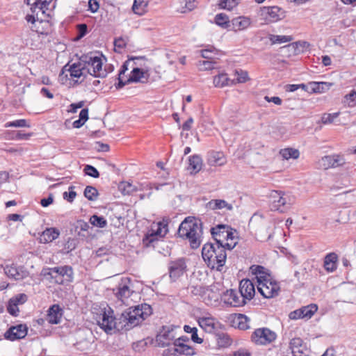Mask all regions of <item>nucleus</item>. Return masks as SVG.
<instances>
[{"label": "nucleus", "instance_id": "603ef678", "mask_svg": "<svg viewBox=\"0 0 356 356\" xmlns=\"http://www.w3.org/2000/svg\"><path fill=\"white\" fill-rule=\"evenodd\" d=\"M216 64V62L208 60L200 61L199 66L200 67L201 70H210L215 67Z\"/></svg>", "mask_w": 356, "mask_h": 356}, {"label": "nucleus", "instance_id": "9b49d317", "mask_svg": "<svg viewBox=\"0 0 356 356\" xmlns=\"http://www.w3.org/2000/svg\"><path fill=\"white\" fill-rule=\"evenodd\" d=\"M225 304L232 307H241L246 304L239 291L229 289L220 295Z\"/></svg>", "mask_w": 356, "mask_h": 356}, {"label": "nucleus", "instance_id": "4468645a", "mask_svg": "<svg viewBox=\"0 0 356 356\" xmlns=\"http://www.w3.org/2000/svg\"><path fill=\"white\" fill-rule=\"evenodd\" d=\"M28 333V327L26 324H19L11 326L3 334L7 340L15 341L25 338Z\"/></svg>", "mask_w": 356, "mask_h": 356}, {"label": "nucleus", "instance_id": "aec40b11", "mask_svg": "<svg viewBox=\"0 0 356 356\" xmlns=\"http://www.w3.org/2000/svg\"><path fill=\"white\" fill-rule=\"evenodd\" d=\"M175 341V334L173 329L170 327H163L161 332L157 335L156 341L161 347H165L170 345L171 341Z\"/></svg>", "mask_w": 356, "mask_h": 356}, {"label": "nucleus", "instance_id": "864d4df0", "mask_svg": "<svg viewBox=\"0 0 356 356\" xmlns=\"http://www.w3.org/2000/svg\"><path fill=\"white\" fill-rule=\"evenodd\" d=\"M7 310H8V313L13 316H17L19 314V312L16 303L11 302L10 299L9 300V302H8Z\"/></svg>", "mask_w": 356, "mask_h": 356}, {"label": "nucleus", "instance_id": "ea45409f", "mask_svg": "<svg viewBox=\"0 0 356 356\" xmlns=\"http://www.w3.org/2000/svg\"><path fill=\"white\" fill-rule=\"evenodd\" d=\"M90 222L94 226L99 228H104L107 225L106 220L103 216L93 215L90 218Z\"/></svg>", "mask_w": 356, "mask_h": 356}, {"label": "nucleus", "instance_id": "a19ab883", "mask_svg": "<svg viewBox=\"0 0 356 356\" xmlns=\"http://www.w3.org/2000/svg\"><path fill=\"white\" fill-rule=\"evenodd\" d=\"M147 5V2L144 0H134L132 6V10L134 13L141 15L144 13V8Z\"/></svg>", "mask_w": 356, "mask_h": 356}, {"label": "nucleus", "instance_id": "a211bd4d", "mask_svg": "<svg viewBox=\"0 0 356 356\" xmlns=\"http://www.w3.org/2000/svg\"><path fill=\"white\" fill-rule=\"evenodd\" d=\"M229 230V225L219 224L216 227H211L210 231L212 237L216 241L217 245H223L226 238V234Z\"/></svg>", "mask_w": 356, "mask_h": 356}, {"label": "nucleus", "instance_id": "cd10ccee", "mask_svg": "<svg viewBox=\"0 0 356 356\" xmlns=\"http://www.w3.org/2000/svg\"><path fill=\"white\" fill-rule=\"evenodd\" d=\"M208 163L212 166H222L226 163V159L222 152H212L208 158Z\"/></svg>", "mask_w": 356, "mask_h": 356}, {"label": "nucleus", "instance_id": "4d7b16f0", "mask_svg": "<svg viewBox=\"0 0 356 356\" xmlns=\"http://www.w3.org/2000/svg\"><path fill=\"white\" fill-rule=\"evenodd\" d=\"M345 97L349 106H353L356 104V91L353 90L346 95Z\"/></svg>", "mask_w": 356, "mask_h": 356}, {"label": "nucleus", "instance_id": "0e129e2a", "mask_svg": "<svg viewBox=\"0 0 356 356\" xmlns=\"http://www.w3.org/2000/svg\"><path fill=\"white\" fill-rule=\"evenodd\" d=\"M177 350V347H172L163 351V356H180Z\"/></svg>", "mask_w": 356, "mask_h": 356}, {"label": "nucleus", "instance_id": "20e7f679", "mask_svg": "<svg viewBox=\"0 0 356 356\" xmlns=\"http://www.w3.org/2000/svg\"><path fill=\"white\" fill-rule=\"evenodd\" d=\"M42 275L47 279L54 280L57 284H62L64 277L67 281L72 280L73 269L70 266L48 268L42 270Z\"/></svg>", "mask_w": 356, "mask_h": 356}, {"label": "nucleus", "instance_id": "f3484780", "mask_svg": "<svg viewBox=\"0 0 356 356\" xmlns=\"http://www.w3.org/2000/svg\"><path fill=\"white\" fill-rule=\"evenodd\" d=\"M289 347L293 356H308L309 355V350L302 339L299 337L292 339L289 343Z\"/></svg>", "mask_w": 356, "mask_h": 356}, {"label": "nucleus", "instance_id": "393cba45", "mask_svg": "<svg viewBox=\"0 0 356 356\" xmlns=\"http://www.w3.org/2000/svg\"><path fill=\"white\" fill-rule=\"evenodd\" d=\"M338 256L334 252L327 254L324 258V268L327 272H333L337 268Z\"/></svg>", "mask_w": 356, "mask_h": 356}, {"label": "nucleus", "instance_id": "7c9ffc66", "mask_svg": "<svg viewBox=\"0 0 356 356\" xmlns=\"http://www.w3.org/2000/svg\"><path fill=\"white\" fill-rule=\"evenodd\" d=\"M177 352H178L179 355L184 356H197V353L195 348L193 346H188L185 343H178L177 344Z\"/></svg>", "mask_w": 356, "mask_h": 356}, {"label": "nucleus", "instance_id": "0eeeda50", "mask_svg": "<svg viewBox=\"0 0 356 356\" xmlns=\"http://www.w3.org/2000/svg\"><path fill=\"white\" fill-rule=\"evenodd\" d=\"M275 332L267 327L256 329L251 336L252 341L257 345H268L276 339Z\"/></svg>", "mask_w": 356, "mask_h": 356}, {"label": "nucleus", "instance_id": "de8ad7c7", "mask_svg": "<svg viewBox=\"0 0 356 356\" xmlns=\"http://www.w3.org/2000/svg\"><path fill=\"white\" fill-rule=\"evenodd\" d=\"M83 171L85 174L93 178H98L99 177V172L98 170L91 165H86L84 167Z\"/></svg>", "mask_w": 356, "mask_h": 356}, {"label": "nucleus", "instance_id": "c85d7f7f", "mask_svg": "<svg viewBox=\"0 0 356 356\" xmlns=\"http://www.w3.org/2000/svg\"><path fill=\"white\" fill-rule=\"evenodd\" d=\"M232 28L235 31L245 29L250 24V20L245 17H238L232 19Z\"/></svg>", "mask_w": 356, "mask_h": 356}, {"label": "nucleus", "instance_id": "49530a36", "mask_svg": "<svg viewBox=\"0 0 356 356\" xmlns=\"http://www.w3.org/2000/svg\"><path fill=\"white\" fill-rule=\"evenodd\" d=\"M238 321V327L240 330H245L249 327V325L248 324V318L247 316L244 314H239L237 317Z\"/></svg>", "mask_w": 356, "mask_h": 356}, {"label": "nucleus", "instance_id": "f704fd0d", "mask_svg": "<svg viewBox=\"0 0 356 356\" xmlns=\"http://www.w3.org/2000/svg\"><path fill=\"white\" fill-rule=\"evenodd\" d=\"M300 309L302 318L309 319L317 312L318 307L315 304H310Z\"/></svg>", "mask_w": 356, "mask_h": 356}, {"label": "nucleus", "instance_id": "c03bdc74", "mask_svg": "<svg viewBox=\"0 0 356 356\" xmlns=\"http://www.w3.org/2000/svg\"><path fill=\"white\" fill-rule=\"evenodd\" d=\"M188 289L191 291V293L195 296H202L209 291L208 288L202 285H191Z\"/></svg>", "mask_w": 356, "mask_h": 356}, {"label": "nucleus", "instance_id": "c756f323", "mask_svg": "<svg viewBox=\"0 0 356 356\" xmlns=\"http://www.w3.org/2000/svg\"><path fill=\"white\" fill-rule=\"evenodd\" d=\"M333 85L328 82H309L311 92L314 93H322L328 90Z\"/></svg>", "mask_w": 356, "mask_h": 356}, {"label": "nucleus", "instance_id": "338daca9", "mask_svg": "<svg viewBox=\"0 0 356 356\" xmlns=\"http://www.w3.org/2000/svg\"><path fill=\"white\" fill-rule=\"evenodd\" d=\"M84 106V102L83 101H81L78 103H76V104H70V112L72 113H76L77 111V109L78 108H82L83 106Z\"/></svg>", "mask_w": 356, "mask_h": 356}, {"label": "nucleus", "instance_id": "f03ea898", "mask_svg": "<svg viewBox=\"0 0 356 356\" xmlns=\"http://www.w3.org/2000/svg\"><path fill=\"white\" fill-rule=\"evenodd\" d=\"M177 234L179 237L187 239L193 249H197L202 243V222L194 217H187L180 224Z\"/></svg>", "mask_w": 356, "mask_h": 356}, {"label": "nucleus", "instance_id": "c9c22d12", "mask_svg": "<svg viewBox=\"0 0 356 356\" xmlns=\"http://www.w3.org/2000/svg\"><path fill=\"white\" fill-rule=\"evenodd\" d=\"M280 154L286 160H288L289 159H296L299 157L300 155L299 151L293 148L282 149L280 150Z\"/></svg>", "mask_w": 356, "mask_h": 356}, {"label": "nucleus", "instance_id": "37998d69", "mask_svg": "<svg viewBox=\"0 0 356 356\" xmlns=\"http://www.w3.org/2000/svg\"><path fill=\"white\" fill-rule=\"evenodd\" d=\"M31 125L25 119H19L12 122H8L4 124V127H30Z\"/></svg>", "mask_w": 356, "mask_h": 356}, {"label": "nucleus", "instance_id": "680f3d73", "mask_svg": "<svg viewBox=\"0 0 356 356\" xmlns=\"http://www.w3.org/2000/svg\"><path fill=\"white\" fill-rule=\"evenodd\" d=\"M146 346H147V343L145 341H144L143 340L138 341L136 343H134L132 345L133 349L135 351H138V352H140V351L144 350V348Z\"/></svg>", "mask_w": 356, "mask_h": 356}, {"label": "nucleus", "instance_id": "473e14b6", "mask_svg": "<svg viewBox=\"0 0 356 356\" xmlns=\"http://www.w3.org/2000/svg\"><path fill=\"white\" fill-rule=\"evenodd\" d=\"M5 274L10 278L15 280H19L22 279V275L18 271L17 267L14 265H6L3 268Z\"/></svg>", "mask_w": 356, "mask_h": 356}, {"label": "nucleus", "instance_id": "79ce46f5", "mask_svg": "<svg viewBox=\"0 0 356 356\" xmlns=\"http://www.w3.org/2000/svg\"><path fill=\"white\" fill-rule=\"evenodd\" d=\"M269 39L273 44H281L291 41L293 38L290 35H270Z\"/></svg>", "mask_w": 356, "mask_h": 356}, {"label": "nucleus", "instance_id": "13d9d810", "mask_svg": "<svg viewBox=\"0 0 356 356\" xmlns=\"http://www.w3.org/2000/svg\"><path fill=\"white\" fill-rule=\"evenodd\" d=\"M181 4H184V8L191 11L196 7L195 0H180Z\"/></svg>", "mask_w": 356, "mask_h": 356}, {"label": "nucleus", "instance_id": "2f4dec72", "mask_svg": "<svg viewBox=\"0 0 356 356\" xmlns=\"http://www.w3.org/2000/svg\"><path fill=\"white\" fill-rule=\"evenodd\" d=\"M188 162V169L191 170L194 173L198 172L202 169V159L199 155L195 154L189 156Z\"/></svg>", "mask_w": 356, "mask_h": 356}, {"label": "nucleus", "instance_id": "4be33fe9", "mask_svg": "<svg viewBox=\"0 0 356 356\" xmlns=\"http://www.w3.org/2000/svg\"><path fill=\"white\" fill-rule=\"evenodd\" d=\"M251 272L255 275L257 279V284L259 282H265L268 279H271L270 275L268 273V270L262 266L252 265L250 267Z\"/></svg>", "mask_w": 356, "mask_h": 356}, {"label": "nucleus", "instance_id": "39448f33", "mask_svg": "<svg viewBox=\"0 0 356 356\" xmlns=\"http://www.w3.org/2000/svg\"><path fill=\"white\" fill-rule=\"evenodd\" d=\"M168 232V221L163 220L152 226L151 229L145 234L143 239V243L146 247L153 245L158 237H164Z\"/></svg>", "mask_w": 356, "mask_h": 356}, {"label": "nucleus", "instance_id": "5fc2aeb1", "mask_svg": "<svg viewBox=\"0 0 356 356\" xmlns=\"http://www.w3.org/2000/svg\"><path fill=\"white\" fill-rule=\"evenodd\" d=\"M214 51H216V49L213 47H210L207 49L201 50V56L208 60H212L213 59V57L211 54H213Z\"/></svg>", "mask_w": 356, "mask_h": 356}, {"label": "nucleus", "instance_id": "9d476101", "mask_svg": "<svg viewBox=\"0 0 356 356\" xmlns=\"http://www.w3.org/2000/svg\"><path fill=\"white\" fill-rule=\"evenodd\" d=\"M261 15L266 24L277 22L285 17L284 11L278 6L263 7L261 9Z\"/></svg>", "mask_w": 356, "mask_h": 356}, {"label": "nucleus", "instance_id": "6ab92c4d", "mask_svg": "<svg viewBox=\"0 0 356 356\" xmlns=\"http://www.w3.org/2000/svg\"><path fill=\"white\" fill-rule=\"evenodd\" d=\"M67 65H65L62 69L60 76H61L65 71H68L70 74L73 78H80L82 76H85V71L86 70V66L85 63L79 62L77 63H73L67 68Z\"/></svg>", "mask_w": 356, "mask_h": 356}, {"label": "nucleus", "instance_id": "bb28decb", "mask_svg": "<svg viewBox=\"0 0 356 356\" xmlns=\"http://www.w3.org/2000/svg\"><path fill=\"white\" fill-rule=\"evenodd\" d=\"M197 322L199 325L207 332H212L216 329L215 319L212 317H200Z\"/></svg>", "mask_w": 356, "mask_h": 356}, {"label": "nucleus", "instance_id": "e433bc0d", "mask_svg": "<svg viewBox=\"0 0 356 356\" xmlns=\"http://www.w3.org/2000/svg\"><path fill=\"white\" fill-rule=\"evenodd\" d=\"M83 194L90 201H95L99 195L97 188L92 186H87L84 190Z\"/></svg>", "mask_w": 356, "mask_h": 356}, {"label": "nucleus", "instance_id": "dca6fc26", "mask_svg": "<svg viewBox=\"0 0 356 356\" xmlns=\"http://www.w3.org/2000/svg\"><path fill=\"white\" fill-rule=\"evenodd\" d=\"M238 291L245 302L252 299L255 294L254 285L248 279H243L240 282Z\"/></svg>", "mask_w": 356, "mask_h": 356}, {"label": "nucleus", "instance_id": "f8f14e48", "mask_svg": "<svg viewBox=\"0 0 356 356\" xmlns=\"http://www.w3.org/2000/svg\"><path fill=\"white\" fill-rule=\"evenodd\" d=\"M131 278L124 277L121 279L117 288L113 289L116 298L122 301L129 298L134 293L133 289L131 288Z\"/></svg>", "mask_w": 356, "mask_h": 356}, {"label": "nucleus", "instance_id": "1a4fd4ad", "mask_svg": "<svg viewBox=\"0 0 356 356\" xmlns=\"http://www.w3.org/2000/svg\"><path fill=\"white\" fill-rule=\"evenodd\" d=\"M258 292L265 298H273L278 296L280 286L278 282L268 279L265 282H259L257 284Z\"/></svg>", "mask_w": 356, "mask_h": 356}, {"label": "nucleus", "instance_id": "423d86ee", "mask_svg": "<svg viewBox=\"0 0 356 356\" xmlns=\"http://www.w3.org/2000/svg\"><path fill=\"white\" fill-rule=\"evenodd\" d=\"M80 60L85 63L86 71L95 77L104 78L107 75L106 70H102V61L98 56H83Z\"/></svg>", "mask_w": 356, "mask_h": 356}, {"label": "nucleus", "instance_id": "4c0bfd02", "mask_svg": "<svg viewBox=\"0 0 356 356\" xmlns=\"http://www.w3.org/2000/svg\"><path fill=\"white\" fill-rule=\"evenodd\" d=\"M215 22L217 25L222 28H227L229 26V17L224 13L217 14L215 17Z\"/></svg>", "mask_w": 356, "mask_h": 356}, {"label": "nucleus", "instance_id": "b1692460", "mask_svg": "<svg viewBox=\"0 0 356 356\" xmlns=\"http://www.w3.org/2000/svg\"><path fill=\"white\" fill-rule=\"evenodd\" d=\"M149 76L147 70L144 71L140 68L135 67L132 70L131 75L128 79L127 82L144 83L147 81Z\"/></svg>", "mask_w": 356, "mask_h": 356}, {"label": "nucleus", "instance_id": "72a5a7b5", "mask_svg": "<svg viewBox=\"0 0 356 356\" xmlns=\"http://www.w3.org/2000/svg\"><path fill=\"white\" fill-rule=\"evenodd\" d=\"M233 83L234 81H231L226 74H220L218 76H215L213 78V84L216 87H224Z\"/></svg>", "mask_w": 356, "mask_h": 356}, {"label": "nucleus", "instance_id": "ddd939ff", "mask_svg": "<svg viewBox=\"0 0 356 356\" xmlns=\"http://www.w3.org/2000/svg\"><path fill=\"white\" fill-rule=\"evenodd\" d=\"M186 264L185 259L179 258L175 261H171L168 264L169 274L171 279L176 280L183 275L186 270Z\"/></svg>", "mask_w": 356, "mask_h": 356}, {"label": "nucleus", "instance_id": "a878e982", "mask_svg": "<svg viewBox=\"0 0 356 356\" xmlns=\"http://www.w3.org/2000/svg\"><path fill=\"white\" fill-rule=\"evenodd\" d=\"M207 207L212 210L226 209L227 211H232L233 206L224 200H211L207 204Z\"/></svg>", "mask_w": 356, "mask_h": 356}, {"label": "nucleus", "instance_id": "bf43d9fd", "mask_svg": "<svg viewBox=\"0 0 356 356\" xmlns=\"http://www.w3.org/2000/svg\"><path fill=\"white\" fill-rule=\"evenodd\" d=\"M47 2L46 1H40V0H35V1L32 4V6L31 8L33 13L35 12V8H38L40 10H43L44 8L47 6Z\"/></svg>", "mask_w": 356, "mask_h": 356}, {"label": "nucleus", "instance_id": "a18cd8bd", "mask_svg": "<svg viewBox=\"0 0 356 356\" xmlns=\"http://www.w3.org/2000/svg\"><path fill=\"white\" fill-rule=\"evenodd\" d=\"M238 3V0H220L218 5L220 8L230 10L236 7Z\"/></svg>", "mask_w": 356, "mask_h": 356}, {"label": "nucleus", "instance_id": "412c9836", "mask_svg": "<svg viewBox=\"0 0 356 356\" xmlns=\"http://www.w3.org/2000/svg\"><path fill=\"white\" fill-rule=\"evenodd\" d=\"M63 313V309L59 305H53L47 311V320L50 324H58L60 322Z\"/></svg>", "mask_w": 356, "mask_h": 356}, {"label": "nucleus", "instance_id": "69168bd1", "mask_svg": "<svg viewBox=\"0 0 356 356\" xmlns=\"http://www.w3.org/2000/svg\"><path fill=\"white\" fill-rule=\"evenodd\" d=\"M236 229H234L231 227L229 226V230L227 232V234H226V238H225V241H226L227 242L228 241H234L235 239H236V238L234 235V233H236Z\"/></svg>", "mask_w": 356, "mask_h": 356}, {"label": "nucleus", "instance_id": "f257e3e1", "mask_svg": "<svg viewBox=\"0 0 356 356\" xmlns=\"http://www.w3.org/2000/svg\"><path fill=\"white\" fill-rule=\"evenodd\" d=\"M152 313V309L148 304L144 303L131 307L117 316H113V311L109 308L104 312L98 325L107 334L115 332H126L140 325Z\"/></svg>", "mask_w": 356, "mask_h": 356}, {"label": "nucleus", "instance_id": "052dcab7", "mask_svg": "<svg viewBox=\"0 0 356 356\" xmlns=\"http://www.w3.org/2000/svg\"><path fill=\"white\" fill-rule=\"evenodd\" d=\"M90 227V225L83 220H77L75 226L76 229H79L81 231H88Z\"/></svg>", "mask_w": 356, "mask_h": 356}, {"label": "nucleus", "instance_id": "6e6552de", "mask_svg": "<svg viewBox=\"0 0 356 356\" xmlns=\"http://www.w3.org/2000/svg\"><path fill=\"white\" fill-rule=\"evenodd\" d=\"M271 210L284 212L287 205H290L289 197L281 191H272L269 195Z\"/></svg>", "mask_w": 356, "mask_h": 356}, {"label": "nucleus", "instance_id": "09e8293b", "mask_svg": "<svg viewBox=\"0 0 356 356\" xmlns=\"http://www.w3.org/2000/svg\"><path fill=\"white\" fill-rule=\"evenodd\" d=\"M235 74L237 75L236 81L238 83H245L248 80V74L246 71L236 70Z\"/></svg>", "mask_w": 356, "mask_h": 356}, {"label": "nucleus", "instance_id": "3c124183", "mask_svg": "<svg viewBox=\"0 0 356 356\" xmlns=\"http://www.w3.org/2000/svg\"><path fill=\"white\" fill-rule=\"evenodd\" d=\"M11 302H15L18 305L24 304L27 300V296L24 293H19L10 298Z\"/></svg>", "mask_w": 356, "mask_h": 356}, {"label": "nucleus", "instance_id": "774afa93", "mask_svg": "<svg viewBox=\"0 0 356 356\" xmlns=\"http://www.w3.org/2000/svg\"><path fill=\"white\" fill-rule=\"evenodd\" d=\"M289 317L290 319H293V320H297V319L302 318V314H301V312H300V309H296V310L291 312L289 314Z\"/></svg>", "mask_w": 356, "mask_h": 356}, {"label": "nucleus", "instance_id": "2eb2a0df", "mask_svg": "<svg viewBox=\"0 0 356 356\" xmlns=\"http://www.w3.org/2000/svg\"><path fill=\"white\" fill-rule=\"evenodd\" d=\"M345 163L346 161L344 157L339 154L325 156L320 160L321 167L325 170L342 166Z\"/></svg>", "mask_w": 356, "mask_h": 356}, {"label": "nucleus", "instance_id": "8fccbe9b", "mask_svg": "<svg viewBox=\"0 0 356 356\" xmlns=\"http://www.w3.org/2000/svg\"><path fill=\"white\" fill-rule=\"evenodd\" d=\"M74 186H71L69 187V192L63 193V198L67 200L69 202H72L76 196V193L74 191Z\"/></svg>", "mask_w": 356, "mask_h": 356}, {"label": "nucleus", "instance_id": "7ed1b4c3", "mask_svg": "<svg viewBox=\"0 0 356 356\" xmlns=\"http://www.w3.org/2000/svg\"><path fill=\"white\" fill-rule=\"evenodd\" d=\"M202 256L211 269L222 271L225 264L227 254L222 245L207 243L203 245Z\"/></svg>", "mask_w": 356, "mask_h": 356}, {"label": "nucleus", "instance_id": "58836bf2", "mask_svg": "<svg viewBox=\"0 0 356 356\" xmlns=\"http://www.w3.org/2000/svg\"><path fill=\"white\" fill-rule=\"evenodd\" d=\"M216 337L217 343L220 347H227L232 343V340L227 334L219 333L216 335Z\"/></svg>", "mask_w": 356, "mask_h": 356}, {"label": "nucleus", "instance_id": "6e6d98bb", "mask_svg": "<svg viewBox=\"0 0 356 356\" xmlns=\"http://www.w3.org/2000/svg\"><path fill=\"white\" fill-rule=\"evenodd\" d=\"M77 38L81 39L86 35L88 32V26L86 24H79L77 25Z\"/></svg>", "mask_w": 356, "mask_h": 356}, {"label": "nucleus", "instance_id": "e2e57ef3", "mask_svg": "<svg viewBox=\"0 0 356 356\" xmlns=\"http://www.w3.org/2000/svg\"><path fill=\"white\" fill-rule=\"evenodd\" d=\"M126 44H127V42H126L125 40L122 37L116 38L114 40L115 47H117L119 49H123L126 47Z\"/></svg>", "mask_w": 356, "mask_h": 356}, {"label": "nucleus", "instance_id": "5701e85b", "mask_svg": "<svg viewBox=\"0 0 356 356\" xmlns=\"http://www.w3.org/2000/svg\"><path fill=\"white\" fill-rule=\"evenodd\" d=\"M60 231L55 227L47 228L40 236V241L42 243H48L58 238Z\"/></svg>", "mask_w": 356, "mask_h": 356}]
</instances>
